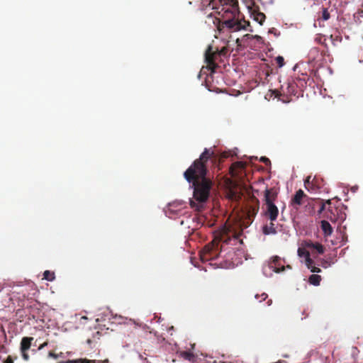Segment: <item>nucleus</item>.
I'll use <instances>...</instances> for the list:
<instances>
[{
	"label": "nucleus",
	"mask_w": 363,
	"mask_h": 363,
	"mask_svg": "<svg viewBox=\"0 0 363 363\" xmlns=\"http://www.w3.org/2000/svg\"><path fill=\"white\" fill-rule=\"evenodd\" d=\"M286 267L291 269V266L290 265H287Z\"/></svg>",
	"instance_id": "ea45409f"
},
{
	"label": "nucleus",
	"mask_w": 363,
	"mask_h": 363,
	"mask_svg": "<svg viewBox=\"0 0 363 363\" xmlns=\"http://www.w3.org/2000/svg\"><path fill=\"white\" fill-rule=\"evenodd\" d=\"M210 4L216 9L218 17H216L213 23L221 33L225 28L230 32L242 30L252 32L250 21L240 17L238 0H213Z\"/></svg>",
	"instance_id": "f03ea898"
},
{
	"label": "nucleus",
	"mask_w": 363,
	"mask_h": 363,
	"mask_svg": "<svg viewBox=\"0 0 363 363\" xmlns=\"http://www.w3.org/2000/svg\"><path fill=\"white\" fill-rule=\"evenodd\" d=\"M33 337H23L21 341L20 350L28 351L32 344Z\"/></svg>",
	"instance_id": "dca6fc26"
},
{
	"label": "nucleus",
	"mask_w": 363,
	"mask_h": 363,
	"mask_svg": "<svg viewBox=\"0 0 363 363\" xmlns=\"http://www.w3.org/2000/svg\"><path fill=\"white\" fill-rule=\"evenodd\" d=\"M4 363H13V359H12L11 356H8Z\"/></svg>",
	"instance_id": "2f4dec72"
},
{
	"label": "nucleus",
	"mask_w": 363,
	"mask_h": 363,
	"mask_svg": "<svg viewBox=\"0 0 363 363\" xmlns=\"http://www.w3.org/2000/svg\"><path fill=\"white\" fill-rule=\"evenodd\" d=\"M321 281V277L318 274H312L308 278V281L311 284L314 286H318Z\"/></svg>",
	"instance_id": "4be33fe9"
},
{
	"label": "nucleus",
	"mask_w": 363,
	"mask_h": 363,
	"mask_svg": "<svg viewBox=\"0 0 363 363\" xmlns=\"http://www.w3.org/2000/svg\"><path fill=\"white\" fill-rule=\"evenodd\" d=\"M214 156V152L205 148L199 159L184 172V177L189 183H191L194 187V199L191 200V208L199 211L203 208L210 195L212 186L211 180L206 177L208 170L206 163Z\"/></svg>",
	"instance_id": "f257e3e1"
},
{
	"label": "nucleus",
	"mask_w": 363,
	"mask_h": 363,
	"mask_svg": "<svg viewBox=\"0 0 363 363\" xmlns=\"http://www.w3.org/2000/svg\"><path fill=\"white\" fill-rule=\"evenodd\" d=\"M310 178H311V177H308L306 178V179L305 180V184H306V183H308V182H309Z\"/></svg>",
	"instance_id": "f704fd0d"
},
{
	"label": "nucleus",
	"mask_w": 363,
	"mask_h": 363,
	"mask_svg": "<svg viewBox=\"0 0 363 363\" xmlns=\"http://www.w3.org/2000/svg\"><path fill=\"white\" fill-rule=\"evenodd\" d=\"M251 16L254 21H257L260 25L263 24L266 18L264 13L255 11L252 12Z\"/></svg>",
	"instance_id": "f3484780"
},
{
	"label": "nucleus",
	"mask_w": 363,
	"mask_h": 363,
	"mask_svg": "<svg viewBox=\"0 0 363 363\" xmlns=\"http://www.w3.org/2000/svg\"><path fill=\"white\" fill-rule=\"evenodd\" d=\"M275 60L279 67H281L284 65V59L283 57L278 56L276 57Z\"/></svg>",
	"instance_id": "a878e982"
},
{
	"label": "nucleus",
	"mask_w": 363,
	"mask_h": 363,
	"mask_svg": "<svg viewBox=\"0 0 363 363\" xmlns=\"http://www.w3.org/2000/svg\"><path fill=\"white\" fill-rule=\"evenodd\" d=\"M321 14L318 16V20L326 21L330 19V13L328 11V7H322Z\"/></svg>",
	"instance_id": "aec40b11"
},
{
	"label": "nucleus",
	"mask_w": 363,
	"mask_h": 363,
	"mask_svg": "<svg viewBox=\"0 0 363 363\" xmlns=\"http://www.w3.org/2000/svg\"><path fill=\"white\" fill-rule=\"evenodd\" d=\"M58 363H108V359L104 360H89L87 359H77L67 361H61Z\"/></svg>",
	"instance_id": "ddd939ff"
},
{
	"label": "nucleus",
	"mask_w": 363,
	"mask_h": 363,
	"mask_svg": "<svg viewBox=\"0 0 363 363\" xmlns=\"http://www.w3.org/2000/svg\"><path fill=\"white\" fill-rule=\"evenodd\" d=\"M33 290L35 291V286L34 284H26L21 286V288L19 291H12V294L13 297H16V295H23V299H28L30 298V291Z\"/></svg>",
	"instance_id": "423d86ee"
},
{
	"label": "nucleus",
	"mask_w": 363,
	"mask_h": 363,
	"mask_svg": "<svg viewBox=\"0 0 363 363\" xmlns=\"http://www.w3.org/2000/svg\"><path fill=\"white\" fill-rule=\"evenodd\" d=\"M340 219L344 220L345 219V216H342Z\"/></svg>",
	"instance_id": "58836bf2"
},
{
	"label": "nucleus",
	"mask_w": 363,
	"mask_h": 363,
	"mask_svg": "<svg viewBox=\"0 0 363 363\" xmlns=\"http://www.w3.org/2000/svg\"><path fill=\"white\" fill-rule=\"evenodd\" d=\"M91 340H89V339H88V340H87V342H88L89 344H90V343H91Z\"/></svg>",
	"instance_id": "4c0bfd02"
},
{
	"label": "nucleus",
	"mask_w": 363,
	"mask_h": 363,
	"mask_svg": "<svg viewBox=\"0 0 363 363\" xmlns=\"http://www.w3.org/2000/svg\"><path fill=\"white\" fill-rule=\"evenodd\" d=\"M11 304H14L12 293L10 294L0 291V310L10 307Z\"/></svg>",
	"instance_id": "6e6552de"
},
{
	"label": "nucleus",
	"mask_w": 363,
	"mask_h": 363,
	"mask_svg": "<svg viewBox=\"0 0 363 363\" xmlns=\"http://www.w3.org/2000/svg\"><path fill=\"white\" fill-rule=\"evenodd\" d=\"M277 193L274 189H266L264 191V201L266 204V215L269 218L271 221H274L277 218L279 210L274 205V201L277 199Z\"/></svg>",
	"instance_id": "7ed1b4c3"
},
{
	"label": "nucleus",
	"mask_w": 363,
	"mask_h": 363,
	"mask_svg": "<svg viewBox=\"0 0 363 363\" xmlns=\"http://www.w3.org/2000/svg\"><path fill=\"white\" fill-rule=\"evenodd\" d=\"M297 252L300 257H305L306 265H311V264H313V260L311 258L309 252L307 251L304 247H299Z\"/></svg>",
	"instance_id": "2eb2a0df"
},
{
	"label": "nucleus",
	"mask_w": 363,
	"mask_h": 363,
	"mask_svg": "<svg viewBox=\"0 0 363 363\" xmlns=\"http://www.w3.org/2000/svg\"><path fill=\"white\" fill-rule=\"evenodd\" d=\"M169 216L176 215L178 216H184L188 213V207L182 206V204L172 203L169 205Z\"/></svg>",
	"instance_id": "0eeeda50"
},
{
	"label": "nucleus",
	"mask_w": 363,
	"mask_h": 363,
	"mask_svg": "<svg viewBox=\"0 0 363 363\" xmlns=\"http://www.w3.org/2000/svg\"><path fill=\"white\" fill-rule=\"evenodd\" d=\"M270 268L274 269V271L277 273L283 272L285 269V267L281 265V259L278 256H275L272 258L270 263Z\"/></svg>",
	"instance_id": "f8f14e48"
},
{
	"label": "nucleus",
	"mask_w": 363,
	"mask_h": 363,
	"mask_svg": "<svg viewBox=\"0 0 363 363\" xmlns=\"http://www.w3.org/2000/svg\"><path fill=\"white\" fill-rule=\"evenodd\" d=\"M295 84L294 83H289L288 84V92L290 94H294L295 91Z\"/></svg>",
	"instance_id": "bb28decb"
},
{
	"label": "nucleus",
	"mask_w": 363,
	"mask_h": 363,
	"mask_svg": "<svg viewBox=\"0 0 363 363\" xmlns=\"http://www.w3.org/2000/svg\"><path fill=\"white\" fill-rule=\"evenodd\" d=\"M253 38L257 39V40H259L262 38L259 35H255L253 36Z\"/></svg>",
	"instance_id": "72a5a7b5"
},
{
	"label": "nucleus",
	"mask_w": 363,
	"mask_h": 363,
	"mask_svg": "<svg viewBox=\"0 0 363 363\" xmlns=\"http://www.w3.org/2000/svg\"><path fill=\"white\" fill-rule=\"evenodd\" d=\"M362 6H363V4H362Z\"/></svg>",
	"instance_id": "a19ab883"
},
{
	"label": "nucleus",
	"mask_w": 363,
	"mask_h": 363,
	"mask_svg": "<svg viewBox=\"0 0 363 363\" xmlns=\"http://www.w3.org/2000/svg\"><path fill=\"white\" fill-rule=\"evenodd\" d=\"M245 166L246 163L243 162H236L233 163L230 168L231 175L233 177H236L238 174V170H243L245 168Z\"/></svg>",
	"instance_id": "4468645a"
},
{
	"label": "nucleus",
	"mask_w": 363,
	"mask_h": 363,
	"mask_svg": "<svg viewBox=\"0 0 363 363\" xmlns=\"http://www.w3.org/2000/svg\"><path fill=\"white\" fill-rule=\"evenodd\" d=\"M272 301L271 299L267 301V305L270 306L272 304Z\"/></svg>",
	"instance_id": "c9c22d12"
},
{
	"label": "nucleus",
	"mask_w": 363,
	"mask_h": 363,
	"mask_svg": "<svg viewBox=\"0 0 363 363\" xmlns=\"http://www.w3.org/2000/svg\"><path fill=\"white\" fill-rule=\"evenodd\" d=\"M329 211L332 214L335 216V213H333V208L331 206V201L330 200H327L325 202L321 201L320 209L318 210V213H321L322 212L325 211Z\"/></svg>",
	"instance_id": "6ab92c4d"
},
{
	"label": "nucleus",
	"mask_w": 363,
	"mask_h": 363,
	"mask_svg": "<svg viewBox=\"0 0 363 363\" xmlns=\"http://www.w3.org/2000/svg\"><path fill=\"white\" fill-rule=\"evenodd\" d=\"M307 196L302 189L298 190L291 199V203L293 206H299L303 204V199Z\"/></svg>",
	"instance_id": "9d476101"
},
{
	"label": "nucleus",
	"mask_w": 363,
	"mask_h": 363,
	"mask_svg": "<svg viewBox=\"0 0 363 363\" xmlns=\"http://www.w3.org/2000/svg\"><path fill=\"white\" fill-rule=\"evenodd\" d=\"M320 228L325 236L330 235L333 233L331 225L326 220H322L320 222Z\"/></svg>",
	"instance_id": "a211bd4d"
},
{
	"label": "nucleus",
	"mask_w": 363,
	"mask_h": 363,
	"mask_svg": "<svg viewBox=\"0 0 363 363\" xmlns=\"http://www.w3.org/2000/svg\"><path fill=\"white\" fill-rule=\"evenodd\" d=\"M28 351H23V350H21V355H22V357L23 359L25 360V361H28L29 360V355L27 352Z\"/></svg>",
	"instance_id": "cd10ccee"
},
{
	"label": "nucleus",
	"mask_w": 363,
	"mask_h": 363,
	"mask_svg": "<svg viewBox=\"0 0 363 363\" xmlns=\"http://www.w3.org/2000/svg\"><path fill=\"white\" fill-rule=\"evenodd\" d=\"M180 224H181V225H184V220H181V221H180Z\"/></svg>",
	"instance_id": "e433bc0d"
},
{
	"label": "nucleus",
	"mask_w": 363,
	"mask_h": 363,
	"mask_svg": "<svg viewBox=\"0 0 363 363\" xmlns=\"http://www.w3.org/2000/svg\"><path fill=\"white\" fill-rule=\"evenodd\" d=\"M307 267L312 272L315 273H319L321 272L320 269L319 267H317L315 266V262H313V264H311V265H306Z\"/></svg>",
	"instance_id": "393cba45"
},
{
	"label": "nucleus",
	"mask_w": 363,
	"mask_h": 363,
	"mask_svg": "<svg viewBox=\"0 0 363 363\" xmlns=\"http://www.w3.org/2000/svg\"><path fill=\"white\" fill-rule=\"evenodd\" d=\"M48 342L47 341H46V342H43V344H41V345L39 346L38 350H43L44 347H47V346H48Z\"/></svg>",
	"instance_id": "473e14b6"
},
{
	"label": "nucleus",
	"mask_w": 363,
	"mask_h": 363,
	"mask_svg": "<svg viewBox=\"0 0 363 363\" xmlns=\"http://www.w3.org/2000/svg\"><path fill=\"white\" fill-rule=\"evenodd\" d=\"M263 233L265 235L276 234L277 230L276 228L274 227V224L272 222L269 225H264L263 227Z\"/></svg>",
	"instance_id": "412c9836"
},
{
	"label": "nucleus",
	"mask_w": 363,
	"mask_h": 363,
	"mask_svg": "<svg viewBox=\"0 0 363 363\" xmlns=\"http://www.w3.org/2000/svg\"><path fill=\"white\" fill-rule=\"evenodd\" d=\"M219 254L218 243L212 242L203 247L201 259L206 261L214 260L218 258Z\"/></svg>",
	"instance_id": "39448f33"
},
{
	"label": "nucleus",
	"mask_w": 363,
	"mask_h": 363,
	"mask_svg": "<svg viewBox=\"0 0 363 363\" xmlns=\"http://www.w3.org/2000/svg\"><path fill=\"white\" fill-rule=\"evenodd\" d=\"M228 50L227 47H223L220 50H213V47L208 45L205 52V62L213 72L218 67V65L215 62L217 56H226Z\"/></svg>",
	"instance_id": "20e7f679"
},
{
	"label": "nucleus",
	"mask_w": 363,
	"mask_h": 363,
	"mask_svg": "<svg viewBox=\"0 0 363 363\" xmlns=\"http://www.w3.org/2000/svg\"><path fill=\"white\" fill-rule=\"evenodd\" d=\"M43 278L48 281H52L55 279V274L52 272L46 270L43 273Z\"/></svg>",
	"instance_id": "b1692460"
},
{
	"label": "nucleus",
	"mask_w": 363,
	"mask_h": 363,
	"mask_svg": "<svg viewBox=\"0 0 363 363\" xmlns=\"http://www.w3.org/2000/svg\"><path fill=\"white\" fill-rule=\"evenodd\" d=\"M260 161L262 162L263 163H264L266 165L271 164L269 159L266 157H262L260 158Z\"/></svg>",
	"instance_id": "c85d7f7f"
},
{
	"label": "nucleus",
	"mask_w": 363,
	"mask_h": 363,
	"mask_svg": "<svg viewBox=\"0 0 363 363\" xmlns=\"http://www.w3.org/2000/svg\"><path fill=\"white\" fill-rule=\"evenodd\" d=\"M259 297L261 298V299L259 300V301H264L267 297H268V295L265 293H262L260 296H258V295H256L255 296V298H258Z\"/></svg>",
	"instance_id": "c756f323"
},
{
	"label": "nucleus",
	"mask_w": 363,
	"mask_h": 363,
	"mask_svg": "<svg viewBox=\"0 0 363 363\" xmlns=\"http://www.w3.org/2000/svg\"><path fill=\"white\" fill-rule=\"evenodd\" d=\"M48 357L54 358V359H57L59 356H58V354H55L54 352L50 351L48 352Z\"/></svg>",
	"instance_id": "7c9ffc66"
},
{
	"label": "nucleus",
	"mask_w": 363,
	"mask_h": 363,
	"mask_svg": "<svg viewBox=\"0 0 363 363\" xmlns=\"http://www.w3.org/2000/svg\"><path fill=\"white\" fill-rule=\"evenodd\" d=\"M25 300L26 299H23V295L22 294H20V295H16V297H13V301H17V306L18 307H20V308H23L25 305Z\"/></svg>",
	"instance_id": "5701e85b"
},
{
	"label": "nucleus",
	"mask_w": 363,
	"mask_h": 363,
	"mask_svg": "<svg viewBox=\"0 0 363 363\" xmlns=\"http://www.w3.org/2000/svg\"><path fill=\"white\" fill-rule=\"evenodd\" d=\"M304 247L314 249L318 254L324 253V247L319 242H313L311 240L305 241L302 245Z\"/></svg>",
	"instance_id": "9b49d317"
},
{
	"label": "nucleus",
	"mask_w": 363,
	"mask_h": 363,
	"mask_svg": "<svg viewBox=\"0 0 363 363\" xmlns=\"http://www.w3.org/2000/svg\"><path fill=\"white\" fill-rule=\"evenodd\" d=\"M259 201L256 198L253 197L251 199V204H250L247 207V217L250 219L251 218L255 217L259 211Z\"/></svg>",
	"instance_id": "1a4fd4ad"
}]
</instances>
